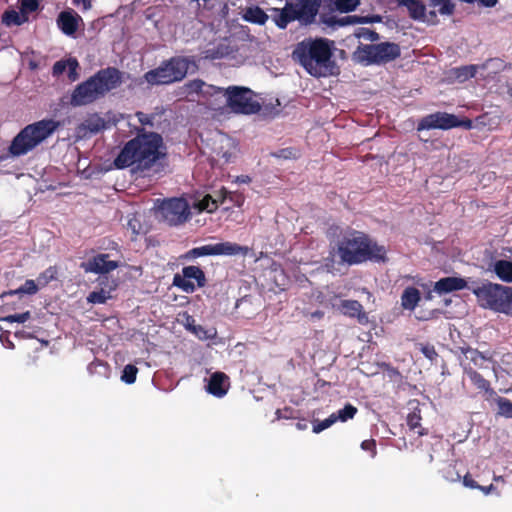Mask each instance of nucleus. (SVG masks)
<instances>
[{"label":"nucleus","mask_w":512,"mask_h":512,"mask_svg":"<svg viewBox=\"0 0 512 512\" xmlns=\"http://www.w3.org/2000/svg\"><path fill=\"white\" fill-rule=\"evenodd\" d=\"M162 137L154 132L143 133L128 141L114 160V165L123 169L135 166L136 170L150 169L164 154Z\"/></svg>","instance_id":"1"},{"label":"nucleus","mask_w":512,"mask_h":512,"mask_svg":"<svg viewBox=\"0 0 512 512\" xmlns=\"http://www.w3.org/2000/svg\"><path fill=\"white\" fill-rule=\"evenodd\" d=\"M333 41L325 38H308L299 42L292 57L311 76L320 78L333 75L337 69L332 59Z\"/></svg>","instance_id":"2"},{"label":"nucleus","mask_w":512,"mask_h":512,"mask_svg":"<svg viewBox=\"0 0 512 512\" xmlns=\"http://www.w3.org/2000/svg\"><path fill=\"white\" fill-rule=\"evenodd\" d=\"M121 82V73L116 68L101 69L75 87L71 94L70 104L73 107L91 104L117 88Z\"/></svg>","instance_id":"3"},{"label":"nucleus","mask_w":512,"mask_h":512,"mask_svg":"<svg viewBox=\"0 0 512 512\" xmlns=\"http://www.w3.org/2000/svg\"><path fill=\"white\" fill-rule=\"evenodd\" d=\"M338 254L342 262L353 265L367 260L384 261L386 250L384 246L376 244L364 233L353 231L339 242Z\"/></svg>","instance_id":"4"},{"label":"nucleus","mask_w":512,"mask_h":512,"mask_svg":"<svg viewBox=\"0 0 512 512\" xmlns=\"http://www.w3.org/2000/svg\"><path fill=\"white\" fill-rule=\"evenodd\" d=\"M59 126V121L54 119H42L25 126L13 138L9 153L14 157L28 154L51 137Z\"/></svg>","instance_id":"5"},{"label":"nucleus","mask_w":512,"mask_h":512,"mask_svg":"<svg viewBox=\"0 0 512 512\" xmlns=\"http://www.w3.org/2000/svg\"><path fill=\"white\" fill-rule=\"evenodd\" d=\"M198 70L193 57H172L162 63L158 68L145 73V80L151 85H164L181 81L187 73Z\"/></svg>","instance_id":"6"},{"label":"nucleus","mask_w":512,"mask_h":512,"mask_svg":"<svg viewBox=\"0 0 512 512\" xmlns=\"http://www.w3.org/2000/svg\"><path fill=\"white\" fill-rule=\"evenodd\" d=\"M400 54L399 45L393 42L359 44L352 54V59L364 66L382 65L395 60Z\"/></svg>","instance_id":"7"},{"label":"nucleus","mask_w":512,"mask_h":512,"mask_svg":"<svg viewBox=\"0 0 512 512\" xmlns=\"http://www.w3.org/2000/svg\"><path fill=\"white\" fill-rule=\"evenodd\" d=\"M218 98H224L226 105L237 114H254L261 108L253 91L242 86H229L226 89L220 87Z\"/></svg>","instance_id":"8"},{"label":"nucleus","mask_w":512,"mask_h":512,"mask_svg":"<svg viewBox=\"0 0 512 512\" xmlns=\"http://www.w3.org/2000/svg\"><path fill=\"white\" fill-rule=\"evenodd\" d=\"M507 286L485 282L481 285H473L470 290L477 297L481 306L501 312Z\"/></svg>","instance_id":"9"},{"label":"nucleus","mask_w":512,"mask_h":512,"mask_svg":"<svg viewBox=\"0 0 512 512\" xmlns=\"http://www.w3.org/2000/svg\"><path fill=\"white\" fill-rule=\"evenodd\" d=\"M159 218L170 226L186 222L190 216V208L186 200L171 198L164 200L157 209Z\"/></svg>","instance_id":"10"},{"label":"nucleus","mask_w":512,"mask_h":512,"mask_svg":"<svg viewBox=\"0 0 512 512\" xmlns=\"http://www.w3.org/2000/svg\"><path fill=\"white\" fill-rule=\"evenodd\" d=\"M208 146L211 149L212 157L222 164L231 163L237 154L236 141L225 133L216 131L209 139Z\"/></svg>","instance_id":"11"},{"label":"nucleus","mask_w":512,"mask_h":512,"mask_svg":"<svg viewBox=\"0 0 512 512\" xmlns=\"http://www.w3.org/2000/svg\"><path fill=\"white\" fill-rule=\"evenodd\" d=\"M463 126L467 129L471 128L472 124L470 120L460 121L458 118L446 112H436L423 117L418 123L417 129L430 130V129H442L447 130L454 127Z\"/></svg>","instance_id":"12"},{"label":"nucleus","mask_w":512,"mask_h":512,"mask_svg":"<svg viewBox=\"0 0 512 512\" xmlns=\"http://www.w3.org/2000/svg\"><path fill=\"white\" fill-rule=\"evenodd\" d=\"M249 251V248L246 246H241L237 243L233 242H220L215 244H207L200 247L193 248L188 252V255L191 257H201V256H234V255H246Z\"/></svg>","instance_id":"13"},{"label":"nucleus","mask_w":512,"mask_h":512,"mask_svg":"<svg viewBox=\"0 0 512 512\" xmlns=\"http://www.w3.org/2000/svg\"><path fill=\"white\" fill-rule=\"evenodd\" d=\"M320 3L321 0H297L295 3H291V7L296 14L297 20L308 24L314 21Z\"/></svg>","instance_id":"14"},{"label":"nucleus","mask_w":512,"mask_h":512,"mask_svg":"<svg viewBox=\"0 0 512 512\" xmlns=\"http://www.w3.org/2000/svg\"><path fill=\"white\" fill-rule=\"evenodd\" d=\"M107 254H98L91 259L81 263V268L85 272L95 274H105L115 270L118 267V262L108 259Z\"/></svg>","instance_id":"15"},{"label":"nucleus","mask_w":512,"mask_h":512,"mask_svg":"<svg viewBox=\"0 0 512 512\" xmlns=\"http://www.w3.org/2000/svg\"><path fill=\"white\" fill-rule=\"evenodd\" d=\"M183 90L187 97L196 95L208 99L210 97L217 98L220 87L208 84L201 79H194L185 83Z\"/></svg>","instance_id":"16"},{"label":"nucleus","mask_w":512,"mask_h":512,"mask_svg":"<svg viewBox=\"0 0 512 512\" xmlns=\"http://www.w3.org/2000/svg\"><path fill=\"white\" fill-rule=\"evenodd\" d=\"M56 22L63 34L73 36L78 30L82 18L73 10H65L59 13Z\"/></svg>","instance_id":"17"},{"label":"nucleus","mask_w":512,"mask_h":512,"mask_svg":"<svg viewBox=\"0 0 512 512\" xmlns=\"http://www.w3.org/2000/svg\"><path fill=\"white\" fill-rule=\"evenodd\" d=\"M465 288L470 290L472 286H468V283L464 278L445 277L435 282L433 291L438 293L439 295H442L454 291L463 290Z\"/></svg>","instance_id":"18"},{"label":"nucleus","mask_w":512,"mask_h":512,"mask_svg":"<svg viewBox=\"0 0 512 512\" xmlns=\"http://www.w3.org/2000/svg\"><path fill=\"white\" fill-rule=\"evenodd\" d=\"M229 388V378L223 372L213 373L207 383L206 390L215 397H223Z\"/></svg>","instance_id":"19"},{"label":"nucleus","mask_w":512,"mask_h":512,"mask_svg":"<svg viewBox=\"0 0 512 512\" xmlns=\"http://www.w3.org/2000/svg\"><path fill=\"white\" fill-rule=\"evenodd\" d=\"M495 60L490 59L486 63L482 65H467L462 67H457L453 69V76L455 79L459 82H465L466 80L474 77L479 69H486L488 68L492 63H494Z\"/></svg>","instance_id":"20"},{"label":"nucleus","mask_w":512,"mask_h":512,"mask_svg":"<svg viewBox=\"0 0 512 512\" xmlns=\"http://www.w3.org/2000/svg\"><path fill=\"white\" fill-rule=\"evenodd\" d=\"M464 374L470 379L472 384L479 390L485 391L490 395H494L495 392L490 387V383L474 370L470 365H464Z\"/></svg>","instance_id":"21"},{"label":"nucleus","mask_w":512,"mask_h":512,"mask_svg":"<svg viewBox=\"0 0 512 512\" xmlns=\"http://www.w3.org/2000/svg\"><path fill=\"white\" fill-rule=\"evenodd\" d=\"M339 309L344 315L357 317L361 323L367 319L362 305L356 300H342Z\"/></svg>","instance_id":"22"},{"label":"nucleus","mask_w":512,"mask_h":512,"mask_svg":"<svg viewBox=\"0 0 512 512\" xmlns=\"http://www.w3.org/2000/svg\"><path fill=\"white\" fill-rule=\"evenodd\" d=\"M421 295L415 287H407L401 295V306L405 310L413 311L418 305Z\"/></svg>","instance_id":"23"},{"label":"nucleus","mask_w":512,"mask_h":512,"mask_svg":"<svg viewBox=\"0 0 512 512\" xmlns=\"http://www.w3.org/2000/svg\"><path fill=\"white\" fill-rule=\"evenodd\" d=\"M429 7L433 8L430 11L432 16L440 14L442 16H451L455 10L454 0H429Z\"/></svg>","instance_id":"24"},{"label":"nucleus","mask_w":512,"mask_h":512,"mask_svg":"<svg viewBox=\"0 0 512 512\" xmlns=\"http://www.w3.org/2000/svg\"><path fill=\"white\" fill-rule=\"evenodd\" d=\"M399 4L407 8L411 18L424 20L426 8L421 0H400Z\"/></svg>","instance_id":"25"},{"label":"nucleus","mask_w":512,"mask_h":512,"mask_svg":"<svg viewBox=\"0 0 512 512\" xmlns=\"http://www.w3.org/2000/svg\"><path fill=\"white\" fill-rule=\"evenodd\" d=\"M493 271L501 281L506 283L512 282V262L497 260L493 264Z\"/></svg>","instance_id":"26"},{"label":"nucleus","mask_w":512,"mask_h":512,"mask_svg":"<svg viewBox=\"0 0 512 512\" xmlns=\"http://www.w3.org/2000/svg\"><path fill=\"white\" fill-rule=\"evenodd\" d=\"M462 352H463L465 360L470 361L475 366H478L480 368L483 367L484 361L492 359V356L488 352H486V353L479 352L478 350L470 348V347L463 349Z\"/></svg>","instance_id":"27"},{"label":"nucleus","mask_w":512,"mask_h":512,"mask_svg":"<svg viewBox=\"0 0 512 512\" xmlns=\"http://www.w3.org/2000/svg\"><path fill=\"white\" fill-rule=\"evenodd\" d=\"M231 52H232V50L229 47V45H227L225 43H220L215 47L206 49L203 52V57L205 59H210V60L222 59V58L229 56Z\"/></svg>","instance_id":"28"},{"label":"nucleus","mask_w":512,"mask_h":512,"mask_svg":"<svg viewBox=\"0 0 512 512\" xmlns=\"http://www.w3.org/2000/svg\"><path fill=\"white\" fill-rule=\"evenodd\" d=\"M294 20H297L296 14L294 13V10L291 7V3L287 2L285 7L275 18V23L279 28L285 29L288 23Z\"/></svg>","instance_id":"29"},{"label":"nucleus","mask_w":512,"mask_h":512,"mask_svg":"<svg viewBox=\"0 0 512 512\" xmlns=\"http://www.w3.org/2000/svg\"><path fill=\"white\" fill-rule=\"evenodd\" d=\"M244 19L248 22L263 25L267 19V14L259 7H249L245 10Z\"/></svg>","instance_id":"30"},{"label":"nucleus","mask_w":512,"mask_h":512,"mask_svg":"<svg viewBox=\"0 0 512 512\" xmlns=\"http://www.w3.org/2000/svg\"><path fill=\"white\" fill-rule=\"evenodd\" d=\"M182 274L190 281L195 280L198 287L205 285L206 279L204 272L198 266H186L182 269Z\"/></svg>","instance_id":"31"},{"label":"nucleus","mask_w":512,"mask_h":512,"mask_svg":"<svg viewBox=\"0 0 512 512\" xmlns=\"http://www.w3.org/2000/svg\"><path fill=\"white\" fill-rule=\"evenodd\" d=\"M421 415L420 411L415 409L407 416V425L409 426L410 430L415 431L418 435L423 436L427 434V432L421 428Z\"/></svg>","instance_id":"32"},{"label":"nucleus","mask_w":512,"mask_h":512,"mask_svg":"<svg viewBox=\"0 0 512 512\" xmlns=\"http://www.w3.org/2000/svg\"><path fill=\"white\" fill-rule=\"evenodd\" d=\"M26 20H27V17L24 14H22V13L20 14L15 10L6 11L2 17L3 23L7 26H12V25L18 26V25H21L22 23H24Z\"/></svg>","instance_id":"33"},{"label":"nucleus","mask_w":512,"mask_h":512,"mask_svg":"<svg viewBox=\"0 0 512 512\" xmlns=\"http://www.w3.org/2000/svg\"><path fill=\"white\" fill-rule=\"evenodd\" d=\"M363 22H368L366 17H359V16H352L347 15L340 18L332 17L331 18V24L338 25V26H347V25H355Z\"/></svg>","instance_id":"34"},{"label":"nucleus","mask_w":512,"mask_h":512,"mask_svg":"<svg viewBox=\"0 0 512 512\" xmlns=\"http://www.w3.org/2000/svg\"><path fill=\"white\" fill-rule=\"evenodd\" d=\"M357 408L352 404H346L342 409L338 410L335 413H332L334 417H336V422H346L349 419H353L357 413Z\"/></svg>","instance_id":"35"},{"label":"nucleus","mask_w":512,"mask_h":512,"mask_svg":"<svg viewBox=\"0 0 512 512\" xmlns=\"http://www.w3.org/2000/svg\"><path fill=\"white\" fill-rule=\"evenodd\" d=\"M331 3L336 10L348 13L354 11L360 5V0H331Z\"/></svg>","instance_id":"36"},{"label":"nucleus","mask_w":512,"mask_h":512,"mask_svg":"<svg viewBox=\"0 0 512 512\" xmlns=\"http://www.w3.org/2000/svg\"><path fill=\"white\" fill-rule=\"evenodd\" d=\"M173 285L182 289L186 293H192L195 291V284L186 278L183 274H175L173 278Z\"/></svg>","instance_id":"37"},{"label":"nucleus","mask_w":512,"mask_h":512,"mask_svg":"<svg viewBox=\"0 0 512 512\" xmlns=\"http://www.w3.org/2000/svg\"><path fill=\"white\" fill-rule=\"evenodd\" d=\"M39 286L40 285L38 284L37 280L36 281L35 280H26L23 285H21L16 290L10 291L9 294L10 295H14V294L33 295L38 291Z\"/></svg>","instance_id":"38"},{"label":"nucleus","mask_w":512,"mask_h":512,"mask_svg":"<svg viewBox=\"0 0 512 512\" xmlns=\"http://www.w3.org/2000/svg\"><path fill=\"white\" fill-rule=\"evenodd\" d=\"M498 414L505 418H512V402L504 397L496 399Z\"/></svg>","instance_id":"39"},{"label":"nucleus","mask_w":512,"mask_h":512,"mask_svg":"<svg viewBox=\"0 0 512 512\" xmlns=\"http://www.w3.org/2000/svg\"><path fill=\"white\" fill-rule=\"evenodd\" d=\"M188 327L200 340L212 339L216 335L214 329H206L201 325L188 324Z\"/></svg>","instance_id":"40"},{"label":"nucleus","mask_w":512,"mask_h":512,"mask_svg":"<svg viewBox=\"0 0 512 512\" xmlns=\"http://www.w3.org/2000/svg\"><path fill=\"white\" fill-rule=\"evenodd\" d=\"M219 205V200L216 199L213 195H206L202 200L199 201L198 207L200 210H206L207 212H213L217 209Z\"/></svg>","instance_id":"41"},{"label":"nucleus","mask_w":512,"mask_h":512,"mask_svg":"<svg viewBox=\"0 0 512 512\" xmlns=\"http://www.w3.org/2000/svg\"><path fill=\"white\" fill-rule=\"evenodd\" d=\"M355 37L370 42L378 41L380 39V36L376 31L364 27L358 28L356 30Z\"/></svg>","instance_id":"42"},{"label":"nucleus","mask_w":512,"mask_h":512,"mask_svg":"<svg viewBox=\"0 0 512 512\" xmlns=\"http://www.w3.org/2000/svg\"><path fill=\"white\" fill-rule=\"evenodd\" d=\"M138 369L132 364H128L123 368L121 380L126 384H133L136 381Z\"/></svg>","instance_id":"43"},{"label":"nucleus","mask_w":512,"mask_h":512,"mask_svg":"<svg viewBox=\"0 0 512 512\" xmlns=\"http://www.w3.org/2000/svg\"><path fill=\"white\" fill-rule=\"evenodd\" d=\"M110 297L108 291L101 289L100 291L91 292L87 297V301L92 304H104Z\"/></svg>","instance_id":"44"},{"label":"nucleus","mask_w":512,"mask_h":512,"mask_svg":"<svg viewBox=\"0 0 512 512\" xmlns=\"http://www.w3.org/2000/svg\"><path fill=\"white\" fill-rule=\"evenodd\" d=\"M83 125L91 133H97L104 128L105 123L99 117H92L87 119Z\"/></svg>","instance_id":"45"},{"label":"nucleus","mask_w":512,"mask_h":512,"mask_svg":"<svg viewBox=\"0 0 512 512\" xmlns=\"http://www.w3.org/2000/svg\"><path fill=\"white\" fill-rule=\"evenodd\" d=\"M31 317V313L29 311L19 313V314H11L2 318L3 322L6 323H24L29 320Z\"/></svg>","instance_id":"46"},{"label":"nucleus","mask_w":512,"mask_h":512,"mask_svg":"<svg viewBox=\"0 0 512 512\" xmlns=\"http://www.w3.org/2000/svg\"><path fill=\"white\" fill-rule=\"evenodd\" d=\"M334 423H336V417H334L333 414H331L328 418L315 423L313 425V432L320 433L325 429L329 428L330 426H332Z\"/></svg>","instance_id":"47"},{"label":"nucleus","mask_w":512,"mask_h":512,"mask_svg":"<svg viewBox=\"0 0 512 512\" xmlns=\"http://www.w3.org/2000/svg\"><path fill=\"white\" fill-rule=\"evenodd\" d=\"M19 2L20 11L24 15L36 11L39 7L38 0H19Z\"/></svg>","instance_id":"48"},{"label":"nucleus","mask_w":512,"mask_h":512,"mask_svg":"<svg viewBox=\"0 0 512 512\" xmlns=\"http://www.w3.org/2000/svg\"><path fill=\"white\" fill-rule=\"evenodd\" d=\"M506 296L504 297L503 307L501 309V313H505L507 315H512V287L506 288Z\"/></svg>","instance_id":"49"},{"label":"nucleus","mask_w":512,"mask_h":512,"mask_svg":"<svg viewBox=\"0 0 512 512\" xmlns=\"http://www.w3.org/2000/svg\"><path fill=\"white\" fill-rule=\"evenodd\" d=\"M271 155L273 157L281 158V159H292V158H296L297 151L292 148H285V149H281L277 152H273Z\"/></svg>","instance_id":"50"},{"label":"nucleus","mask_w":512,"mask_h":512,"mask_svg":"<svg viewBox=\"0 0 512 512\" xmlns=\"http://www.w3.org/2000/svg\"><path fill=\"white\" fill-rule=\"evenodd\" d=\"M78 67H79L78 61L75 58H69V65H68L67 69L69 70L68 77L71 81H75L78 79V73H77Z\"/></svg>","instance_id":"51"},{"label":"nucleus","mask_w":512,"mask_h":512,"mask_svg":"<svg viewBox=\"0 0 512 512\" xmlns=\"http://www.w3.org/2000/svg\"><path fill=\"white\" fill-rule=\"evenodd\" d=\"M68 65H69V59L66 61H57L53 65V69H52L53 75L59 76V75L63 74L66 71V69L68 68Z\"/></svg>","instance_id":"52"},{"label":"nucleus","mask_w":512,"mask_h":512,"mask_svg":"<svg viewBox=\"0 0 512 512\" xmlns=\"http://www.w3.org/2000/svg\"><path fill=\"white\" fill-rule=\"evenodd\" d=\"M52 279H54V271L48 269L37 278V282L40 286H45Z\"/></svg>","instance_id":"53"},{"label":"nucleus","mask_w":512,"mask_h":512,"mask_svg":"<svg viewBox=\"0 0 512 512\" xmlns=\"http://www.w3.org/2000/svg\"><path fill=\"white\" fill-rule=\"evenodd\" d=\"M136 117L142 125L153 126V120H154L153 115L145 114L143 112H137Z\"/></svg>","instance_id":"54"},{"label":"nucleus","mask_w":512,"mask_h":512,"mask_svg":"<svg viewBox=\"0 0 512 512\" xmlns=\"http://www.w3.org/2000/svg\"><path fill=\"white\" fill-rule=\"evenodd\" d=\"M361 448L365 451H369L371 453V457L376 455V442L373 439L364 440L361 443Z\"/></svg>","instance_id":"55"},{"label":"nucleus","mask_w":512,"mask_h":512,"mask_svg":"<svg viewBox=\"0 0 512 512\" xmlns=\"http://www.w3.org/2000/svg\"><path fill=\"white\" fill-rule=\"evenodd\" d=\"M421 351L430 360H433L437 356L435 348L433 346H430V345L423 346L421 348Z\"/></svg>","instance_id":"56"},{"label":"nucleus","mask_w":512,"mask_h":512,"mask_svg":"<svg viewBox=\"0 0 512 512\" xmlns=\"http://www.w3.org/2000/svg\"><path fill=\"white\" fill-rule=\"evenodd\" d=\"M228 199L237 207H241L244 202V198L242 197V195L234 194L232 192H229Z\"/></svg>","instance_id":"57"},{"label":"nucleus","mask_w":512,"mask_h":512,"mask_svg":"<svg viewBox=\"0 0 512 512\" xmlns=\"http://www.w3.org/2000/svg\"><path fill=\"white\" fill-rule=\"evenodd\" d=\"M213 196L216 199L219 200V204H220V203H223L224 201H226L228 199L229 191H227L226 189L222 188L220 191L215 192V195H213Z\"/></svg>","instance_id":"58"},{"label":"nucleus","mask_w":512,"mask_h":512,"mask_svg":"<svg viewBox=\"0 0 512 512\" xmlns=\"http://www.w3.org/2000/svg\"><path fill=\"white\" fill-rule=\"evenodd\" d=\"M75 5H82L83 10H89L91 8L90 0H73Z\"/></svg>","instance_id":"59"},{"label":"nucleus","mask_w":512,"mask_h":512,"mask_svg":"<svg viewBox=\"0 0 512 512\" xmlns=\"http://www.w3.org/2000/svg\"><path fill=\"white\" fill-rule=\"evenodd\" d=\"M483 7H494L498 0H476Z\"/></svg>","instance_id":"60"},{"label":"nucleus","mask_w":512,"mask_h":512,"mask_svg":"<svg viewBox=\"0 0 512 512\" xmlns=\"http://www.w3.org/2000/svg\"><path fill=\"white\" fill-rule=\"evenodd\" d=\"M128 227L132 230L134 234H138L139 231L137 229V221L134 219H131L128 221Z\"/></svg>","instance_id":"61"},{"label":"nucleus","mask_w":512,"mask_h":512,"mask_svg":"<svg viewBox=\"0 0 512 512\" xmlns=\"http://www.w3.org/2000/svg\"><path fill=\"white\" fill-rule=\"evenodd\" d=\"M236 181L239 183H249L251 181V179L249 176L241 175V176L237 177Z\"/></svg>","instance_id":"62"},{"label":"nucleus","mask_w":512,"mask_h":512,"mask_svg":"<svg viewBox=\"0 0 512 512\" xmlns=\"http://www.w3.org/2000/svg\"><path fill=\"white\" fill-rule=\"evenodd\" d=\"M323 315H324V313H323L322 311L317 310V311H315V312H313V313L311 314V317H312V318L320 319V318H322V317H323Z\"/></svg>","instance_id":"63"},{"label":"nucleus","mask_w":512,"mask_h":512,"mask_svg":"<svg viewBox=\"0 0 512 512\" xmlns=\"http://www.w3.org/2000/svg\"><path fill=\"white\" fill-rule=\"evenodd\" d=\"M8 347H9V348H13V347H14L13 343L9 341V342H8Z\"/></svg>","instance_id":"64"}]
</instances>
